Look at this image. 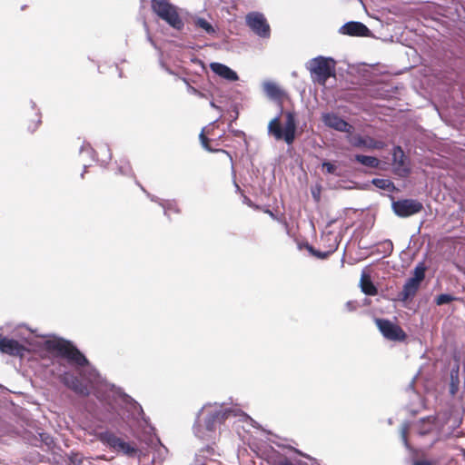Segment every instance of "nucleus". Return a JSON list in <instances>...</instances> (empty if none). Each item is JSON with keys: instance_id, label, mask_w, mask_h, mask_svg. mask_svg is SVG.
<instances>
[{"instance_id": "4be33fe9", "label": "nucleus", "mask_w": 465, "mask_h": 465, "mask_svg": "<svg viewBox=\"0 0 465 465\" xmlns=\"http://www.w3.org/2000/svg\"><path fill=\"white\" fill-rule=\"evenodd\" d=\"M32 444L45 451L52 450L54 446V438L47 432H39Z\"/></svg>"}, {"instance_id": "c85d7f7f", "label": "nucleus", "mask_w": 465, "mask_h": 465, "mask_svg": "<svg viewBox=\"0 0 465 465\" xmlns=\"http://www.w3.org/2000/svg\"><path fill=\"white\" fill-rule=\"evenodd\" d=\"M371 183L381 190H385L391 193L397 190L395 184L390 179L373 178L371 180Z\"/></svg>"}, {"instance_id": "b1692460", "label": "nucleus", "mask_w": 465, "mask_h": 465, "mask_svg": "<svg viewBox=\"0 0 465 465\" xmlns=\"http://www.w3.org/2000/svg\"><path fill=\"white\" fill-rule=\"evenodd\" d=\"M262 87L266 95L273 101H280L284 94L283 91L275 83L266 81L262 84Z\"/></svg>"}, {"instance_id": "f704fd0d", "label": "nucleus", "mask_w": 465, "mask_h": 465, "mask_svg": "<svg viewBox=\"0 0 465 465\" xmlns=\"http://www.w3.org/2000/svg\"><path fill=\"white\" fill-rule=\"evenodd\" d=\"M393 251V243L391 240H385L378 244L377 252L384 257L390 256Z\"/></svg>"}, {"instance_id": "4468645a", "label": "nucleus", "mask_w": 465, "mask_h": 465, "mask_svg": "<svg viewBox=\"0 0 465 465\" xmlns=\"http://www.w3.org/2000/svg\"><path fill=\"white\" fill-rule=\"evenodd\" d=\"M101 150H104L106 155L105 158L98 159L96 151L91 146L89 143L84 142L80 147L79 153L81 155L85 153L90 160L99 163L103 167H106L109 162L112 160V153L108 144H104L101 147Z\"/></svg>"}, {"instance_id": "09e8293b", "label": "nucleus", "mask_w": 465, "mask_h": 465, "mask_svg": "<svg viewBox=\"0 0 465 465\" xmlns=\"http://www.w3.org/2000/svg\"><path fill=\"white\" fill-rule=\"evenodd\" d=\"M87 168H88V165H87V164H84V171H83V173H81V178H84V174H85V173L87 172Z\"/></svg>"}, {"instance_id": "864d4df0", "label": "nucleus", "mask_w": 465, "mask_h": 465, "mask_svg": "<svg viewBox=\"0 0 465 465\" xmlns=\"http://www.w3.org/2000/svg\"><path fill=\"white\" fill-rule=\"evenodd\" d=\"M193 62L203 65V62L200 59H195Z\"/></svg>"}, {"instance_id": "f8f14e48", "label": "nucleus", "mask_w": 465, "mask_h": 465, "mask_svg": "<svg viewBox=\"0 0 465 465\" xmlns=\"http://www.w3.org/2000/svg\"><path fill=\"white\" fill-rule=\"evenodd\" d=\"M347 141L349 143L355 148H367L371 150H382L386 144L384 142L380 140H375L371 136H361L359 134H350L347 136Z\"/></svg>"}, {"instance_id": "37998d69", "label": "nucleus", "mask_w": 465, "mask_h": 465, "mask_svg": "<svg viewBox=\"0 0 465 465\" xmlns=\"http://www.w3.org/2000/svg\"><path fill=\"white\" fill-rule=\"evenodd\" d=\"M277 465H293L288 459H284L283 460H280Z\"/></svg>"}, {"instance_id": "1a4fd4ad", "label": "nucleus", "mask_w": 465, "mask_h": 465, "mask_svg": "<svg viewBox=\"0 0 465 465\" xmlns=\"http://www.w3.org/2000/svg\"><path fill=\"white\" fill-rule=\"evenodd\" d=\"M245 22L248 27L258 36L269 38L271 28L265 16L260 12H250L245 16Z\"/></svg>"}, {"instance_id": "9d476101", "label": "nucleus", "mask_w": 465, "mask_h": 465, "mask_svg": "<svg viewBox=\"0 0 465 465\" xmlns=\"http://www.w3.org/2000/svg\"><path fill=\"white\" fill-rule=\"evenodd\" d=\"M376 325L384 338L393 341H403L407 335L396 323L387 319H376Z\"/></svg>"}, {"instance_id": "20e7f679", "label": "nucleus", "mask_w": 465, "mask_h": 465, "mask_svg": "<svg viewBox=\"0 0 465 465\" xmlns=\"http://www.w3.org/2000/svg\"><path fill=\"white\" fill-rule=\"evenodd\" d=\"M280 116L272 119L268 124V133L272 134L275 140L284 141L288 145H292L296 138L297 120L294 112L285 113L284 127L280 124Z\"/></svg>"}, {"instance_id": "412c9836", "label": "nucleus", "mask_w": 465, "mask_h": 465, "mask_svg": "<svg viewBox=\"0 0 465 465\" xmlns=\"http://www.w3.org/2000/svg\"><path fill=\"white\" fill-rule=\"evenodd\" d=\"M360 287L361 292L366 295L374 296L378 293V289L373 283L371 275L364 271L361 273Z\"/></svg>"}, {"instance_id": "7c9ffc66", "label": "nucleus", "mask_w": 465, "mask_h": 465, "mask_svg": "<svg viewBox=\"0 0 465 465\" xmlns=\"http://www.w3.org/2000/svg\"><path fill=\"white\" fill-rule=\"evenodd\" d=\"M275 437L278 439L277 440H272L271 441L275 445L277 446L278 448H281V449H283V450H289L291 451H293L294 453L300 455V456H302V457H307L309 458L308 455L304 454L302 451H301L300 450L291 446L290 444H287L285 443V441H288L287 439H282L280 438L279 436L275 435Z\"/></svg>"}, {"instance_id": "603ef678", "label": "nucleus", "mask_w": 465, "mask_h": 465, "mask_svg": "<svg viewBox=\"0 0 465 465\" xmlns=\"http://www.w3.org/2000/svg\"><path fill=\"white\" fill-rule=\"evenodd\" d=\"M388 424L389 425H392L393 424V420L392 418H389L388 420H387Z\"/></svg>"}, {"instance_id": "72a5a7b5", "label": "nucleus", "mask_w": 465, "mask_h": 465, "mask_svg": "<svg viewBox=\"0 0 465 465\" xmlns=\"http://www.w3.org/2000/svg\"><path fill=\"white\" fill-rule=\"evenodd\" d=\"M30 106H31L32 110L35 111V115L37 117L36 122L34 123V124H29V126H28L29 132L34 133V132L36 131V129L39 127V125L42 123V120H41L42 114H41L40 109L37 107V105H36L35 101L30 100Z\"/></svg>"}, {"instance_id": "9b49d317", "label": "nucleus", "mask_w": 465, "mask_h": 465, "mask_svg": "<svg viewBox=\"0 0 465 465\" xmlns=\"http://www.w3.org/2000/svg\"><path fill=\"white\" fill-rule=\"evenodd\" d=\"M322 121L325 126L335 131L351 134L353 126L335 113H323Z\"/></svg>"}, {"instance_id": "7ed1b4c3", "label": "nucleus", "mask_w": 465, "mask_h": 465, "mask_svg": "<svg viewBox=\"0 0 465 465\" xmlns=\"http://www.w3.org/2000/svg\"><path fill=\"white\" fill-rule=\"evenodd\" d=\"M93 393L109 412L120 415L119 410H122L127 413V418L134 421L148 422L149 419L145 416L142 406L121 388L101 382Z\"/></svg>"}, {"instance_id": "393cba45", "label": "nucleus", "mask_w": 465, "mask_h": 465, "mask_svg": "<svg viewBox=\"0 0 465 465\" xmlns=\"http://www.w3.org/2000/svg\"><path fill=\"white\" fill-rule=\"evenodd\" d=\"M213 453V449L209 446L201 449L197 453H195L194 460L191 465H205L206 461L211 460Z\"/></svg>"}, {"instance_id": "79ce46f5", "label": "nucleus", "mask_w": 465, "mask_h": 465, "mask_svg": "<svg viewBox=\"0 0 465 465\" xmlns=\"http://www.w3.org/2000/svg\"><path fill=\"white\" fill-rule=\"evenodd\" d=\"M413 465H431V462L426 460H417L413 462Z\"/></svg>"}, {"instance_id": "a878e982", "label": "nucleus", "mask_w": 465, "mask_h": 465, "mask_svg": "<svg viewBox=\"0 0 465 465\" xmlns=\"http://www.w3.org/2000/svg\"><path fill=\"white\" fill-rule=\"evenodd\" d=\"M116 164V174H120L123 176L134 177V173L131 166L130 162L126 158H121L118 161H115Z\"/></svg>"}, {"instance_id": "a211bd4d", "label": "nucleus", "mask_w": 465, "mask_h": 465, "mask_svg": "<svg viewBox=\"0 0 465 465\" xmlns=\"http://www.w3.org/2000/svg\"><path fill=\"white\" fill-rule=\"evenodd\" d=\"M210 68L215 74L229 82H235L239 79L238 74L224 64L213 62L210 64Z\"/></svg>"}, {"instance_id": "6e6552de", "label": "nucleus", "mask_w": 465, "mask_h": 465, "mask_svg": "<svg viewBox=\"0 0 465 465\" xmlns=\"http://www.w3.org/2000/svg\"><path fill=\"white\" fill-rule=\"evenodd\" d=\"M391 209L398 217L407 218L420 213L423 210V204L417 199H398L392 201Z\"/></svg>"}, {"instance_id": "e433bc0d", "label": "nucleus", "mask_w": 465, "mask_h": 465, "mask_svg": "<svg viewBox=\"0 0 465 465\" xmlns=\"http://www.w3.org/2000/svg\"><path fill=\"white\" fill-rule=\"evenodd\" d=\"M322 166L326 171L327 173L337 175V166L334 163L329 161H323Z\"/></svg>"}, {"instance_id": "473e14b6", "label": "nucleus", "mask_w": 465, "mask_h": 465, "mask_svg": "<svg viewBox=\"0 0 465 465\" xmlns=\"http://www.w3.org/2000/svg\"><path fill=\"white\" fill-rule=\"evenodd\" d=\"M458 300H460V298L450 293H440L435 297L434 302L438 306H442Z\"/></svg>"}, {"instance_id": "bb28decb", "label": "nucleus", "mask_w": 465, "mask_h": 465, "mask_svg": "<svg viewBox=\"0 0 465 465\" xmlns=\"http://www.w3.org/2000/svg\"><path fill=\"white\" fill-rule=\"evenodd\" d=\"M353 160L370 168H378L381 164V161L371 155L355 154Z\"/></svg>"}, {"instance_id": "f257e3e1", "label": "nucleus", "mask_w": 465, "mask_h": 465, "mask_svg": "<svg viewBox=\"0 0 465 465\" xmlns=\"http://www.w3.org/2000/svg\"><path fill=\"white\" fill-rule=\"evenodd\" d=\"M44 348L58 360L64 370L60 375V381L75 394L89 396L102 382V377L91 364L86 356L71 341L52 336L43 342Z\"/></svg>"}, {"instance_id": "2eb2a0df", "label": "nucleus", "mask_w": 465, "mask_h": 465, "mask_svg": "<svg viewBox=\"0 0 465 465\" xmlns=\"http://www.w3.org/2000/svg\"><path fill=\"white\" fill-rule=\"evenodd\" d=\"M0 351L10 356L23 357L27 350L16 340L5 337L0 341Z\"/></svg>"}, {"instance_id": "ddd939ff", "label": "nucleus", "mask_w": 465, "mask_h": 465, "mask_svg": "<svg viewBox=\"0 0 465 465\" xmlns=\"http://www.w3.org/2000/svg\"><path fill=\"white\" fill-rule=\"evenodd\" d=\"M392 163L394 165V172L399 176L407 177L411 174V169L409 165L408 159L400 145L393 147Z\"/></svg>"}, {"instance_id": "3c124183", "label": "nucleus", "mask_w": 465, "mask_h": 465, "mask_svg": "<svg viewBox=\"0 0 465 465\" xmlns=\"http://www.w3.org/2000/svg\"><path fill=\"white\" fill-rule=\"evenodd\" d=\"M197 96L201 97V98H206V94L203 92L200 91V94H196Z\"/></svg>"}, {"instance_id": "2f4dec72", "label": "nucleus", "mask_w": 465, "mask_h": 465, "mask_svg": "<svg viewBox=\"0 0 465 465\" xmlns=\"http://www.w3.org/2000/svg\"><path fill=\"white\" fill-rule=\"evenodd\" d=\"M450 378V382L449 391L452 396H454L459 391V384H460L459 367H457L456 369H451Z\"/></svg>"}, {"instance_id": "c756f323", "label": "nucleus", "mask_w": 465, "mask_h": 465, "mask_svg": "<svg viewBox=\"0 0 465 465\" xmlns=\"http://www.w3.org/2000/svg\"><path fill=\"white\" fill-rule=\"evenodd\" d=\"M426 270L427 266L424 263V262H420L414 268L412 272V276L410 277L411 280H415V282L421 284L422 281L425 279L426 276Z\"/></svg>"}, {"instance_id": "0eeeda50", "label": "nucleus", "mask_w": 465, "mask_h": 465, "mask_svg": "<svg viewBox=\"0 0 465 465\" xmlns=\"http://www.w3.org/2000/svg\"><path fill=\"white\" fill-rule=\"evenodd\" d=\"M306 68L311 72L314 83L325 84L330 77L335 75V60L320 55L309 60Z\"/></svg>"}, {"instance_id": "f3484780", "label": "nucleus", "mask_w": 465, "mask_h": 465, "mask_svg": "<svg viewBox=\"0 0 465 465\" xmlns=\"http://www.w3.org/2000/svg\"><path fill=\"white\" fill-rule=\"evenodd\" d=\"M339 33L351 36H367L370 29L361 22L350 21L340 27Z\"/></svg>"}, {"instance_id": "dca6fc26", "label": "nucleus", "mask_w": 465, "mask_h": 465, "mask_svg": "<svg viewBox=\"0 0 465 465\" xmlns=\"http://www.w3.org/2000/svg\"><path fill=\"white\" fill-rule=\"evenodd\" d=\"M135 183L141 188V190L145 193V195L153 203H158L163 209V215L166 216L170 220V215L168 213L169 211H173L175 213H180V209L177 206L175 200H162L156 195L149 193L145 188L135 180Z\"/></svg>"}, {"instance_id": "6e6d98bb", "label": "nucleus", "mask_w": 465, "mask_h": 465, "mask_svg": "<svg viewBox=\"0 0 465 465\" xmlns=\"http://www.w3.org/2000/svg\"><path fill=\"white\" fill-rule=\"evenodd\" d=\"M268 213H270V215H271L273 219H275V218H276L272 212L268 211Z\"/></svg>"}, {"instance_id": "5701e85b", "label": "nucleus", "mask_w": 465, "mask_h": 465, "mask_svg": "<svg viewBox=\"0 0 465 465\" xmlns=\"http://www.w3.org/2000/svg\"><path fill=\"white\" fill-rule=\"evenodd\" d=\"M337 238H338L337 236L334 237L333 242L330 246V249L328 251L322 252V251L316 250L313 246L310 245L309 243H306V249L314 257L321 259V260H324V259L328 258L332 252H334L338 249L339 242H338Z\"/></svg>"}, {"instance_id": "6ab92c4d", "label": "nucleus", "mask_w": 465, "mask_h": 465, "mask_svg": "<svg viewBox=\"0 0 465 465\" xmlns=\"http://www.w3.org/2000/svg\"><path fill=\"white\" fill-rule=\"evenodd\" d=\"M435 423L436 418L434 416H427L414 423L412 429L419 436L423 437L434 430Z\"/></svg>"}, {"instance_id": "423d86ee", "label": "nucleus", "mask_w": 465, "mask_h": 465, "mask_svg": "<svg viewBox=\"0 0 465 465\" xmlns=\"http://www.w3.org/2000/svg\"><path fill=\"white\" fill-rule=\"evenodd\" d=\"M153 12L170 27L182 31L184 23L178 13V7L168 0H151Z\"/></svg>"}, {"instance_id": "a19ab883", "label": "nucleus", "mask_w": 465, "mask_h": 465, "mask_svg": "<svg viewBox=\"0 0 465 465\" xmlns=\"http://www.w3.org/2000/svg\"><path fill=\"white\" fill-rule=\"evenodd\" d=\"M187 91H188V93H190L191 94H193V95L200 94V91L198 89H196L195 87L192 86L191 84H188Z\"/></svg>"}, {"instance_id": "5fc2aeb1", "label": "nucleus", "mask_w": 465, "mask_h": 465, "mask_svg": "<svg viewBox=\"0 0 465 465\" xmlns=\"http://www.w3.org/2000/svg\"><path fill=\"white\" fill-rule=\"evenodd\" d=\"M210 105L213 108H217V106L215 105L214 102L211 101L210 102Z\"/></svg>"}, {"instance_id": "aec40b11", "label": "nucleus", "mask_w": 465, "mask_h": 465, "mask_svg": "<svg viewBox=\"0 0 465 465\" xmlns=\"http://www.w3.org/2000/svg\"><path fill=\"white\" fill-rule=\"evenodd\" d=\"M420 283L408 278L403 285L402 291L398 294V300L406 302L411 300L417 293Z\"/></svg>"}, {"instance_id": "ea45409f", "label": "nucleus", "mask_w": 465, "mask_h": 465, "mask_svg": "<svg viewBox=\"0 0 465 465\" xmlns=\"http://www.w3.org/2000/svg\"><path fill=\"white\" fill-rule=\"evenodd\" d=\"M360 307V304L357 301H348L345 303V310L349 312H355Z\"/></svg>"}, {"instance_id": "39448f33", "label": "nucleus", "mask_w": 465, "mask_h": 465, "mask_svg": "<svg viewBox=\"0 0 465 465\" xmlns=\"http://www.w3.org/2000/svg\"><path fill=\"white\" fill-rule=\"evenodd\" d=\"M94 435L95 439L104 447L110 449L112 451L117 454H123L127 457H134L138 452V450L135 446L118 437L114 431L110 430H96Z\"/></svg>"}, {"instance_id": "49530a36", "label": "nucleus", "mask_w": 465, "mask_h": 465, "mask_svg": "<svg viewBox=\"0 0 465 465\" xmlns=\"http://www.w3.org/2000/svg\"><path fill=\"white\" fill-rule=\"evenodd\" d=\"M233 133H234V135L237 136V137L244 136V133L242 131L236 130V131H233Z\"/></svg>"}, {"instance_id": "de8ad7c7", "label": "nucleus", "mask_w": 465, "mask_h": 465, "mask_svg": "<svg viewBox=\"0 0 465 465\" xmlns=\"http://www.w3.org/2000/svg\"><path fill=\"white\" fill-rule=\"evenodd\" d=\"M161 65H162V67H163V68L165 69V71H166L168 74H173V70H172V69H170L169 67H166V66L163 64V63H161Z\"/></svg>"}, {"instance_id": "cd10ccee", "label": "nucleus", "mask_w": 465, "mask_h": 465, "mask_svg": "<svg viewBox=\"0 0 465 465\" xmlns=\"http://www.w3.org/2000/svg\"><path fill=\"white\" fill-rule=\"evenodd\" d=\"M193 22L197 28L202 29L207 35H213L216 34V29L214 26L206 19L196 16L193 18Z\"/></svg>"}, {"instance_id": "c9c22d12", "label": "nucleus", "mask_w": 465, "mask_h": 465, "mask_svg": "<svg viewBox=\"0 0 465 465\" xmlns=\"http://www.w3.org/2000/svg\"><path fill=\"white\" fill-rule=\"evenodd\" d=\"M409 429H410V423L409 422H404L401 425V438L403 445L405 446V448L407 450H411V445L409 443V440H408V437H407Z\"/></svg>"}, {"instance_id": "4c0bfd02", "label": "nucleus", "mask_w": 465, "mask_h": 465, "mask_svg": "<svg viewBox=\"0 0 465 465\" xmlns=\"http://www.w3.org/2000/svg\"><path fill=\"white\" fill-rule=\"evenodd\" d=\"M68 460L73 465H82L83 463V457L75 452H71V454L68 456Z\"/></svg>"}, {"instance_id": "8fccbe9b", "label": "nucleus", "mask_w": 465, "mask_h": 465, "mask_svg": "<svg viewBox=\"0 0 465 465\" xmlns=\"http://www.w3.org/2000/svg\"><path fill=\"white\" fill-rule=\"evenodd\" d=\"M181 80L184 83V84H186V86L190 84L189 80L186 77H182Z\"/></svg>"}, {"instance_id": "a18cd8bd", "label": "nucleus", "mask_w": 465, "mask_h": 465, "mask_svg": "<svg viewBox=\"0 0 465 465\" xmlns=\"http://www.w3.org/2000/svg\"><path fill=\"white\" fill-rule=\"evenodd\" d=\"M147 40L150 42V44L154 47V48H157V45L155 44V42L153 40V38L151 37L150 35H147Z\"/></svg>"}, {"instance_id": "58836bf2", "label": "nucleus", "mask_w": 465, "mask_h": 465, "mask_svg": "<svg viewBox=\"0 0 465 465\" xmlns=\"http://www.w3.org/2000/svg\"><path fill=\"white\" fill-rule=\"evenodd\" d=\"M199 139L201 141V143L203 147L209 152H213V150L208 145L209 139L204 135L203 130L199 134Z\"/></svg>"}, {"instance_id": "f03ea898", "label": "nucleus", "mask_w": 465, "mask_h": 465, "mask_svg": "<svg viewBox=\"0 0 465 465\" xmlns=\"http://www.w3.org/2000/svg\"><path fill=\"white\" fill-rule=\"evenodd\" d=\"M238 418L239 421L250 423L257 427V422L247 413L237 407H225L224 403H207L197 412L196 420L193 425L194 434L199 438L211 437L220 426L230 418Z\"/></svg>"}, {"instance_id": "4d7b16f0", "label": "nucleus", "mask_w": 465, "mask_h": 465, "mask_svg": "<svg viewBox=\"0 0 465 465\" xmlns=\"http://www.w3.org/2000/svg\"><path fill=\"white\" fill-rule=\"evenodd\" d=\"M5 337L2 335V333H0V341L5 339Z\"/></svg>"}, {"instance_id": "c03bdc74", "label": "nucleus", "mask_w": 465, "mask_h": 465, "mask_svg": "<svg viewBox=\"0 0 465 465\" xmlns=\"http://www.w3.org/2000/svg\"><path fill=\"white\" fill-rule=\"evenodd\" d=\"M312 194L315 201L320 200V192L312 191Z\"/></svg>"}]
</instances>
